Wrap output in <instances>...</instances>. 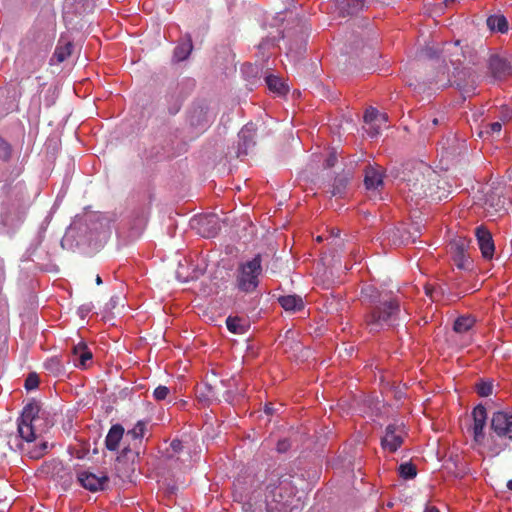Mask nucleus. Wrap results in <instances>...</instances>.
<instances>
[{"label": "nucleus", "instance_id": "obj_1", "mask_svg": "<svg viewBox=\"0 0 512 512\" xmlns=\"http://www.w3.org/2000/svg\"><path fill=\"white\" fill-rule=\"evenodd\" d=\"M361 294L367 304L364 325L369 332L379 333L405 321L406 316L402 313L400 302L391 293L380 292L373 286H366Z\"/></svg>", "mask_w": 512, "mask_h": 512}, {"label": "nucleus", "instance_id": "obj_2", "mask_svg": "<svg viewBox=\"0 0 512 512\" xmlns=\"http://www.w3.org/2000/svg\"><path fill=\"white\" fill-rule=\"evenodd\" d=\"M40 404L33 400L27 403L18 418L17 430L18 434L27 443V447L21 445V450L25 451L31 459H39L48 452V443L42 441L39 445L30 447V444L37 439V434L34 427V421L38 419L40 412Z\"/></svg>", "mask_w": 512, "mask_h": 512}, {"label": "nucleus", "instance_id": "obj_3", "mask_svg": "<svg viewBox=\"0 0 512 512\" xmlns=\"http://www.w3.org/2000/svg\"><path fill=\"white\" fill-rule=\"evenodd\" d=\"M438 175L427 164L422 161L407 163L403 171V180L406 182L412 198L433 197L434 182Z\"/></svg>", "mask_w": 512, "mask_h": 512}, {"label": "nucleus", "instance_id": "obj_4", "mask_svg": "<svg viewBox=\"0 0 512 512\" xmlns=\"http://www.w3.org/2000/svg\"><path fill=\"white\" fill-rule=\"evenodd\" d=\"M296 493V487L292 483L291 476L282 475L271 479L265 490L266 512H289L290 503Z\"/></svg>", "mask_w": 512, "mask_h": 512}, {"label": "nucleus", "instance_id": "obj_5", "mask_svg": "<svg viewBox=\"0 0 512 512\" xmlns=\"http://www.w3.org/2000/svg\"><path fill=\"white\" fill-rule=\"evenodd\" d=\"M491 434L487 439V449L492 456H497L506 448L512 450V413L496 411L490 424Z\"/></svg>", "mask_w": 512, "mask_h": 512}, {"label": "nucleus", "instance_id": "obj_6", "mask_svg": "<svg viewBox=\"0 0 512 512\" xmlns=\"http://www.w3.org/2000/svg\"><path fill=\"white\" fill-rule=\"evenodd\" d=\"M261 255L257 254L249 261L239 263L235 272V286L243 293H253L259 285L262 273Z\"/></svg>", "mask_w": 512, "mask_h": 512}, {"label": "nucleus", "instance_id": "obj_7", "mask_svg": "<svg viewBox=\"0 0 512 512\" xmlns=\"http://www.w3.org/2000/svg\"><path fill=\"white\" fill-rule=\"evenodd\" d=\"M20 173L21 172L18 171L16 177L7 178L0 190L3 201L12 206H21L29 200V193L25 181L16 180Z\"/></svg>", "mask_w": 512, "mask_h": 512}, {"label": "nucleus", "instance_id": "obj_8", "mask_svg": "<svg viewBox=\"0 0 512 512\" xmlns=\"http://www.w3.org/2000/svg\"><path fill=\"white\" fill-rule=\"evenodd\" d=\"M473 418V442L476 446H486L487 447V439L485 438V426L487 422V411L486 408L479 404L472 411Z\"/></svg>", "mask_w": 512, "mask_h": 512}, {"label": "nucleus", "instance_id": "obj_9", "mask_svg": "<svg viewBox=\"0 0 512 512\" xmlns=\"http://www.w3.org/2000/svg\"><path fill=\"white\" fill-rule=\"evenodd\" d=\"M404 441V431L400 424H389L381 438V447L390 453L396 452Z\"/></svg>", "mask_w": 512, "mask_h": 512}, {"label": "nucleus", "instance_id": "obj_10", "mask_svg": "<svg viewBox=\"0 0 512 512\" xmlns=\"http://www.w3.org/2000/svg\"><path fill=\"white\" fill-rule=\"evenodd\" d=\"M224 386L225 382L223 380L217 381L216 379H214L213 382L206 381L205 383L197 387V399L206 405H210L215 401H220V391Z\"/></svg>", "mask_w": 512, "mask_h": 512}, {"label": "nucleus", "instance_id": "obj_11", "mask_svg": "<svg viewBox=\"0 0 512 512\" xmlns=\"http://www.w3.org/2000/svg\"><path fill=\"white\" fill-rule=\"evenodd\" d=\"M469 247V240L464 237H456L449 244V252L455 265L460 269H465L469 265V258L467 256V249Z\"/></svg>", "mask_w": 512, "mask_h": 512}, {"label": "nucleus", "instance_id": "obj_12", "mask_svg": "<svg viewBox=\"0 0 512 512\" xmlns=\"http://www.w3.org/2000/svg\"><path fill=\"white\" fill-rule=\"evenodd\" d=\"M77 480L83 488L91 492L102 491L108 486L109 483V477L107 475H96L89 471L78 472Z\"/></svg>", "mask_w": 512, "mask_h": 512}, {"label": "nucleus", "instance_id": "obj_13", "mask_svg": "<svg viewBox=\"0 0 512 512\" xmlns=\"http://www.w3.org/2000/svg\"><path fill=\"white\" fill-rule=\"evenodd\" d=\"M506 199L497 189H490L485 194L483 208L487 216H495L506 211Z\"/></svg>", "mask_w": 512, "mask_h": 512}, {"label": "nucleus", "instance_id": "obj_14", "mask_svg": "<svg viewBox=\"0 0 512 512\" xmlns=\"http://www.w3.org/2000/svg\"><path fill=\"white\" fill-rule=\"evenodd\" d=\"M475 236L485 259H492L494 255L495 245L491 232L484 226H479L475 230Z\"/></svg>", "mask_w": 512, "mask_h": 512}, {"label": "nucleus", "instance_id": "obj_15", "mask_svg": "<svg viewBox=\"0 0 512 512\" xmlns=\"http://www.w3.org/2000/svg\"><path fill=\"white\" fill-rule=\"evenodd\" d=\"M491 75L498 80L505 79L512 74V66L507 59L499 55H491L488 62Z\"/></svg>", "mask_w": 512, "mask_h": 512}, {"label": "nucleus", "instance_id": "obj_16", "mask_svg": "<svg viewBox=\"0 0 512 512\" xmlns=\"http://www.w3.org/2000/svg\"><path fill=\"white\" fill-rule=\"evenodd\" d=\"M92 359V353L84 342H80L72 347L70 353V362L76 367L86 368L87 362Z\"/></svg>", "mask_w": 512, "mask_h": 512}, {"label": "nucleus", "instance_id": "obj_17", "mask_svg": "<svg viewBox=\"0 0 512 512\" xmlns=\"http://www.w3.org/2000/svg\"><path fill=\"white\" fill-rule=\"evenodd\" d=\"M256 126L253 123L246 124L239 132L240 153L248 154V150L255 146Z\"/></svg>", "mask_w": 512, "mask_h": 512}, {"label": "nucleus", "instance_id": "obj_18", "mask_svg": "<svg viewBox=\"0 0 512 512\" xmlns=\"http://www.w3.org/2000/svg\"><path fill=\"white\" fill-rule=\"evenodd\" d=\"M199 232L205 238L215 237L221 229L219 218L215 214L202 217L199 220Z\"/></svg>", "mask_w": 512, "mask_h": 512}, {"label": "nucleus", "instance_id": "obj_19", "mask_svg": "<svg viewBox=\"0 0 512 512\" xmlns=\"http://www.w3.org/2000/svg\"><path fill=\"white\" fill-rule=\"evenodd\" d=\"M366 0H335L336 9L342 16L354 15L365 6Z\"/></svg>", "mask_w": 512, "mask_h": 512}, {"label": "nucleus", "instance_id": "obj_20", "mask_svg": "<svg viewBox=\"0 0 512 512\" xmlns=\"http://www.w3.org/2000/svg\"><path fill=\"white\" fill-rule=\"evenodd\" d=\"M364 184L368 190L378 189L383 185V176L379 168L368 165L365 168Z\"/></svg>", "mask_w": 512, "mask_h": 512}, {"label": "nucleus", "instance_id": "obj_21", "mask_svg": "<svg viewBox=\"0 0 512 512\" xmlns=\"http://www.w3.org/2000/svg\"><path fill=\"white\" fill-rule=\"evenodd\" d=\"M124 428L120 424L113 425L105 439V446L110 451H116L123 438Z\"/></svg>", "mask_w": 512, "mask_h": 512}, {"label": "nucleus", "instance_id": "obj_22", "mask_svg": "<svg viewBox=\"0 0 512 512\" xmlns=\"http://www.w3.org/2000/svg\"><path fill=\"white\" fill-rule=\"evenodd\" d=\"M192 50H193L192 39H191V36L189 34H187L175 47L173 58L177 62L184 61L189 57Z\"/></svg>", "mask_w": 512, "mask_h": 512}, {"label": "nucleus", "instance_id": "obj_23", "mask_svg": "<svg viewBox=\"0 0 512 512\" xmlns=\"http://www.w3.org/2000/svg\"><path fill=\"white\" fill-rule=\"evenodd\" d=\"M278 302L286 311L296 312L304 308V301L299 295L280 296Z\"/></svg>", "mask_w": 512, "mask_h": 512}, {"label": "nucleus", "instance_id": "obj_24", "mask_svg": "<svg viewBox=\"0 0 512 512\" xmlns=\"http://www.w3.org/2000/svg\"><path fill=\"white\" fill-rule=\"evenodd\" d=\"M72 50H73L72 42L63 41L62 39H60L55 48L53 58H55L58 63H62L71 56Z\"/></svg>", "mask_w": 512, "mask_h": 512}, {"label": "nucleus", "instance_id": "obj_25", "mask_svg": "<svg viewBox=\"0 0 512 512\" xmlns=\"http://www.w3.org/2000/svg\"><path fill=\"white\" fill-rule=\"evenodd\" d=\"M475 322V318L471 315L460 316L454 321L453 330L457 334H466L474 327Z\"/></svg>", "mask_w": 512, "mask_h": 512}, {"label": "nucleus", "instance_id": "obj_26", "mask_svg": "<svg viewBox=\"0 0 512 512\" xmlns=\"http://www.w3.org/2000/svg\"><path fill=\"white\" fill-rule=\"evenodd\" d=\"M487 26L491 31L506 33L508 31V21L504 15H491L487 18Z\"/></svg>", "mask_w": 512, "mask_h": 512}, {"label": "nucleus", "instance_id": "obj_27", "mask_svg": "<svg viewBox=\"0 0 512 512\" xmlns=\"http://www.w3.org/2000/svg\"><path fill=\"white\" fill-rule=\"evenodd\" d=\"M349 182V177L344 174H339L335 177L334 182L329 190L331 196L342 197Z\"/></svg>", "mask_w": 512, "mask_h": 512}, {"label": "nucleus", "instance_id": "obj_28", "mask_svg": "<svg viewBox=\"0 0 512 512\" xmlns=\"http://www.w3.org/2000/svg\"><path fill=\"white\" fill-rule=\"evenodd\" d=\"M265 81L269 90L279 95L285 94L288 90L284 82L275 75H268Z\"/></svg>", "mask_w": 512, "mask_h": 512}, {"label": "nucleus", "instance_id": "obj_29", "mask_svg": "<svg viewBox=\"0 0 512 512\" xmlns=\"http://www.w3.org/2000/svg\"><path fill=\"white\" fill-rule=\"evenodd\" d=\"M227 329L234 334H243L246 331L244 321L239 317L229 316L226 319Z\"/></svg>", "mask_w": 512, "mask_h": 512}, {"label": "nucleus", "instance_id": "obj_30", "mask_svg": "<svg viewBox=\"0 0 512 512\" xmlns=\"http://www.w3.org/2000/svg\"><path fill=\"white\" fill-rule=\"evenodd\" d=\"M44 367L47 371L51 372L55 376L65 372L64 366L62 365L58 357H52L44 363Z\"/></svg>", "mask_w": 512, "mask_h": 512}, {"label": "nucleus", "instance_id": "obj_31", "mask_svg": "<svg viewBox=\"0 0 512 512\" xmlns=\"http://www.w3.org/2000/svg\"><path fill=\"white\" fill-rule=\"evenodd\" d=\"M13 147L12 145L0 136V162L7 163L12 159Z\"/></svg>", "mask_w": 512, "mask_h": 512}, {"label": "nucleus", "instance_id": "obj_32", "mask_svg": "<svg viewBox=\"0 0 512 512\" xmlns=\"http://www.w3.org/2000/svg\"><path fill=\"white\" fill-rule=\"evenodd\" d=\"M398 470L399 475L404 479H413L417 475L416 466L410 462L402 463Z\"/></svg>", "mask_w": 512, "mask_h": 512}, {"label": "nucleus", "instance_id": "obj_33", "mask_svg": "<svg viewBox=\"0 0 512 512\" xmlns=\"http://www.w3.org/2000/svg\"><path fill=\"white\" fill-rule=\"evenodd\" d=\"M424 289H425V294L432 301H439L444 293L443 289L440 286H437L434 284H427V285H425Z\"/></svg>", "mask_w": 512, "mask_h": 512}, {"label": "nucleus", "instance_id": "obj_34", "mask_svg": "<svg viewBox=\"0 0 512 512\" xmlns=\"http://www.w3.org/2000/svg\"><path fill=\"white\" fill-rule=\"evenodd\" d=\"M378 118H381L384 121L386 120L385 116L381 115L376 108L370 107L364 113V121L366 123L371 124L374 121L378 120Z\"/></svg>", "mask_w": 512, "mask_h": 512}, {"label": "nucleus", "instance_id": "obj_35", "mask_svg": "<svg viewBox=\"0 0 512 512\" xmlns=\"http://www.w3.org/2000/svg\"><path fill=\"white\" fill-rule=\"evenodd\" d=\"M145 433V423L138 421L135 426L127 432V436H131L133 439H141Z\"/></svg>", "mask_w": 512, "mask_h": 512}, {"label": "nucleus", "instance_id": "obj_36", "mask_svg": "<svg viewBox=\"0 0 512 512\" xmlns=\"http://www.w3.org/2000/svg\"><path fill=\"white\" fill-rule=\"evenodd\" d=\"M476 390L479 396L488 397L493 392L492 382H480L476 385Z\"/></svg>", "mask_w": 512, "mask_h": 512}, {"label": "nucleus", "instance_id": "obj_37", "mask_svg": "<svg viewBox=\"0 0 512 512\" xmlns=\"http://www.w3.org/2000/svg\"><path fill=\"white\" fill-rule=\"evenodd\" d=\"M170 394V389L167 386L159 385L153 391V397L157 401L165 400Z\"/></svg>", "mask_w": 512, "mask_h": 512}, {"label": "nucleus", "instance_id": "obj_38", "mask_svg": "<svg viewBox=\"0 0 512 512\" xmlns=\"http://www.w3.org/2000/svg\"><path fill=\"white\" fill-rule=\"evenodd\" d=\"M39 385V376L36 373H30L25 379V388L27 390H33Z\"/></svg>", "mask_w": 512, "mask_h": 512}, {"label": "nucleus", "instance_id": "obj_39", "mask_svg": "<svg viewBox=\"0 0 512 512\" xmlns=\"http://www.w3.org/2000/svg\"><path fill=\"white\" fill-rule=\"evenodd\" d=\"M43 63H44L43 57L36 56V57L32 58L30 61V66L27 69V72L29 74L36 72L37 70H39L42 67Z\"/></svg>", "mask_w": 512, "mask_h": 512}, {"label": "nucleus", "instance_id": "obj_40", "mask_svg": "<svg viewBox=\"0 0 512 512\" xmlns=\"http://www.w3.org/2000/svg\"><path fill=\"white\" fill-rule=\"evenodd\" d=\"M500 121L503 123L509 122L512 120V109L508 106H502L500 109Z\"/></svg>", "mask_w": 512, "mask_h": 512}, {"label": "nucleus", "instance_id": "obj_41", "mask_svg": "<svg viewBox=\"0 0 512 512\" xmlns=\"http://www.w3.org/2000/svg\"><path fill=\"white\" fill-rule=\"evenodd\" d=\"M337 162V156L335 152H330L329 156L325 160L324 167L325 168H332Z\"/></svg>", "mask_w": 512, "mask_h": 512}, {"label": "nucleus", "instance_id": "obj_42", "mask_svg": "<svg viewBox=\"0 0 512 512\" xmlns=\"http://www.w3.org/2000/svg\"><path fill=\"white\" fill-rule=\"evenodd\" d=\"M170 448L173 450V452L179 453L183 449L182 442L180 440H178V439H174L170 443Z\"/></svg>", "mask_w": 512, "mask_h": 512}, {"label": "nucleus", "instance_id": "obj_43", "mask_svg": "<svg viewBox=\"0 0 512 512\" xmlns=\"http://www.w3.org/2000/svg\"><path fill=\"white\" fill-rule=\"evenodd\" d=\"M489 133L491 134H494V133H499L502 129V123L500 121H497V122H493L491 124H489Z\"/></svg>", "mask_w": 512, "mask_h": 512}, {"label": "nucleus", "instance_id": "obj_44", "mask_svg": "<svg viewBox=\"0 0 512 512\" xmlns=\"http://www.w3.org/2000/svg\"><path fill=\"white\" fill-rule=\"evenodd\" d=\"M439 123H440V120L438 118L434 117L432 119H424L423 125L426 126L427 128H430V127L437 126Z\"/></svg>", "mask_w": 512, "mask_h": 512}, {"label": "nucleus", "instance_id": "obj_45", "mask_svg": "<svg viewBox=\"0 0 512 512\" xmlns=\"http://www.w3.org/2000/svg\"><path fill=\"white\" fill-rule=\"evenodd\" d=\"M288 442L287 440H281L277 443V450L279 452H285L288 449Z\"/></svg>", "mask_w": 512, "mask_h": 512}, {"label": "nucleus", "instance_id": "obj_46", "mask_svg": "<svg viewBox=\"0 0 512 512\" xmlns=\"http://www.w3.org/2000/svg\"><path fill=\"white\" fill-rule=\"evenodd\" d=\"M424 512H440L439 509L435 506L426 505Z\"/></svg>", "mask_w": 512, "mask_h": 512}, {"label": "nucleus", "instance_id": "obj_47", "mask_svg": "<svg viewBox=\"0 0 512 512\" xmlns=\"http://www.w3.org/2000/svg\"><path fill=\"white\" fill-rule=\"evenodd\" d=\"M264 411H265L266 414L270 415V414L273 413L274 409H273L271 404H266L265 408H264Z\"/></svg>", "mask_w": 512, "mask_h": 512}, {"label": "nucleus", "instance_id": "obj_48", "mask_svg": "<svg viewBox=\"0 0 512 512\" xmlns=\"http://www.w3.org/2000/svg\"><path fill=\"white\" fill-rule=\"evenodd\" d=\"M368 133L371 137L376 136L379 132L377 129H375L373 126H371L368 130Z\"/></svg>", "mask_w": 512, "mask_h": 512}, {"label": "nucleus", "instance_id": "obj_49", "mask_svg": "<svg viewBox=\"0 0 512 512\" xmlns=\"http://www.w3.org/2000/svg\"><path fill=\"white\" fill-rule=\"evenodd\" d=\"M232 394H233V393H232L230 390L225 391V393H224V399H225L226 401H230V399H231V397H232Z\"/></svg>", "mask_w": 512, "mask_h": 512}, {"label": "nucleus", "instance_id": "obj_50", "mask_svg": "<svg viewBox=\"0 0 512 512\" xmlns=\"http://www.w3.org/2000/svg\"><path fill=\"white\" fill-rule=\"evenodd\" d=\"M6 341H7V337L5 335H0V343L4 345L6 343Z\"/></svg>", "mask_w": 512, "mask_h": 512}, {"label": "nucleus", "instance_id": "obj_51", "mask_svg": "<svg viewBox=\"0 0 512 512\" xmlns=\"http://www.w3.org/2000/svg\"><path fill=\"white\" fill-rule=\"evenodd\" d=\"M95 281H96L97 285H100L102 283V279H101V277L99 275L96 276Z\"/></svg>", "mask_w": 512, "mask_h": 512}, {"label": "nucleus", "instance_id": "obj_52", "mask_svg": "<svg viewBox=\"0 0 512 512\" xmlns=\"http://www.w3.org/2000/svg\"><path fill=\"white\" fill-rule=\"evenodd\" d=\"M507 488L508 490L512 491V479L507 482Z\"/></svg>", "mask_w": 512, "mask_h": 512}, {"label": "nucleus", "instance_id": "obj_53", "mask_svg": "<svg viewBox=\"0 0 512 512\" xmlns=\"http://www.w3.org/2000/svg\"><path fill=\"white\" fill-rule=\"evenodd\" d=\"M456 0H444L445 6L450 5L451 3L455 2Z\"/></svg>", "mask_w": 512, "mask_h": 512}, {"label": "nucleus", "instance_id": "obj_54", "mask_svg": "<svg viewBox=\"0 0 512 512\" xmlns=\"http://www.w3.org/2000/svg\"><path fill=\"white\" fill-rule=\"evenodd\" d=\"M472 90H474L473 87L469 88V89H464V92L469 94L470 92H472Z\"/></svg>", "mask_w": 512, "mask_h": 512}, {"label": "nucleus", "instance_id": "obj_55", "mask_svg": "<svg viewBox=\"0 0 512 512\" xmlns=\"http://www.w3.org/2000/svg\"><path fill=\"white\" fill-rule=\"evenodd\" d=\"M317 241H318V242H321V241H322V237H321V236H318V237H317Z\"/></svg>", "mask_w": 512, "mask_h": 512}, {"label": "nucleus", "instance_id": "obj_56", "mask_svg": "<svg viewBox=\"0 0 512 512\" xmlns=\"http://www.w3.org/2000/svg\"><path fill=\"white\" fill-rule=\"evenodd\" d=\"M333 234H335V236H338L339 235V231H333Z\"/></svg>", "mask_w": 512, "mask_h": 512}, {"label": "nucleus", "instance_id": "obj_57", "mask_svg": "<svg viewBox=\"0 0 512 512\" xmlns=\"http://www.w3.org/2000/svg\"><path fill=\"white\" fill-rule=\"evenodd\" d=\"M333 234H335V236H338L339 235V231H333Z\"/></svg>", "mask_w": 512, "mask_h": 512}, {"label": "nucleus", "instance_id": "obj_58", "mask_svg": "<svg viewBox=\"0 0 512 512\" xmlns=\"http://www.w3.org/2000/svg\"><path fill=\"white\" fill-rule=\"evenodd\" d=\"M457 87H458V89H460V90H462V89H463L459 83L457 84Z\"/></svg>", "mask_w": 512, "mask_h": 512}, {"label": "nucleus", "instance_id": "obj_59", "mask_svg": "<svg viewBox=\"0 0 512 512\" xmlns=\"http://www.w3.org/2000/svg\"><path fill=\"white\" fill-rule=\"evenodd\" d=\"M127 451H128V448H125V449L123 450V454H126V453H127Z\"/></svg>", "mask_w": 512, "mask_h": 512}]
</instances>
